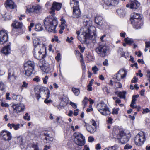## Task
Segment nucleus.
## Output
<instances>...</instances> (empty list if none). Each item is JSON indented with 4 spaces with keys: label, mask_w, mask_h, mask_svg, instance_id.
Listing matches in <instances>:
<instances>
[{
    "label": "nucleus",
    "mask_w": 150,
    "mask_h": 150,
    "mask_svg": "<svg viewBox=\"0 0 150 150\" xmlns=\"http://www.w3.org/2000/svg\"><path fill=\"white\" fill-rule=\"evenodd\" d=\"M44 23L45 29L48 32L57 33L56 28L58 24L57 18L49 16L45 18Z\"/></svg>",
    "instance_id": "nucleus-1"
},
{
    "label": "nucleus",
    "mask_w": 150,
    "mask_h": 150,
    "mask_svg": "<svg viewBox=\"0 0 150 150\" xmlns=\"http://www.w3.org/2000/svg\"><path fill=\"white\" fill-rule=\"evenodd\" d=\"M112 134L113 136H116L115 138L118 140L119 142L122 144L127 142L129 140L124 131L119 129H114Z\"/></svg>",
    "instance_id": "nucleus-2"
},
{
    "label": "nucleus",
    "mask_w": 150,
    "mask_h": 150,
    "mask_svg": "<svg viewBox=\"0 0 150 150\" xmlns=\"http://www.w3.org/2000/svg\"><path fill=\"white\" fill-rule=\"evenodd\" d=\"M74 142L75 144L79 146L76 147V149L77 150L81 149V147L83 146L85 144V137L79 132H75L74 134Z\"/></svg>",
    "instance_id": "nucleus-3"
},
{
    "label": "nucleus",
    "mask_w": 150,
    "mask_h": 150,
    "mask_svg": "<svg viewBox=\"0 0 150 150\" xmlns=\"http://www.w3.org/2000/svg\"><path fill=\"white\" fill-rule=\"evenodd\" d=\"M96 31L90 33L86 31L81 34V37L78 35L77 37L81 42L84 43L86 42L87 39L94 40L96 37Z\"/></svg>",
    "instance_id": "nucleus-4"
},
{
    "label": "nucleus",
    "mask_w": 150,
    "mask_h": 150,
    "mask_svg": "<svg viewBox=\"0 0 150 150\" xmlns=\"http://www.w3.org/2000/svg\"><path fill=\"white\" fill-rule=\"evenodd\" d=\"M109 50V47L105 44L99 43L95 51L99 56L104 57L106 56Z\"/></svg>",
    "instance_id": "nucleus-5"
},
{
    "label": "nucleus",
    "mask_w": 150,
    "mask_h": 150,
    "mask_svg": "<svg viewBox=\"0 0 150 150\" xmlns=\"http://www.w3.org/2000/svg\"><path fill=\"white\" fill-rule=\"evenodd\" d=\"M70 4L73 8L72 17L74 18L80 17L81 13L79 7V2L75 0H71Z\"/></svg>",
    "instance_id": "nucleus-6"
},
{
    "label": "nucleus",
    "mask_w": 150,
    "mask_h": 150,
    "mask_svg": "<svg viewBox=\"0 0 150 150\" xmlns=\"http://www.w3.org/2000/svg\"><path fill=\"white\" fill-rule=\"evenodd\" d=\"M97 108L98 111L103 115L106 116L110 114L106 104L103 102L98 103L97 105Z\"/></svg>",
    "instance_id": "nucleus-7"
},
{
    "label": "nucleus",
    "mask_w": 150,
    "mask_h": 150,
    "mask_svg": "<svg viewBox=\"0 0 150 150\" xmlns=\"http://www.w3.org/2000/svg\"><path fill=\"white\" fill-rule=\"evenodd\" d=\"M145 140V134L143 132H141L138 133L136 136L134 138L135 144L138 146L143 145Z\"/></svg>",
    "instance_id": "nucleus-8"
},
{
    "label": "nucleus",
    "mask_w": 150,
    "mask_h": 150,
    "mask_svg": "<svg viewBox=\"0 0 150 150\" xmlns=\"http://www.w3.org/2000/svg\"><path fill=\"white\" fill-rule=\"evenodd\" d=\"M85 18L83 20L84 25H85L86 29H87L86 31L90 33L95 31L94 30L96 29L95 27L92 25V22L90 20V19L88 18L87 16L85 17Z\"/></svg>",
    "instance_id": "nucleus-9"
},
{
    "label": "nucleus",
    "mask_w": 150,
    "mask_h": 150,
    "mask_svg": "<svg viewBox=\"0 0 150 150\" xmlns=\"http://www.w3.org/2000/svg\"><path fill=\"white\" fill-rule=\"evenodd\" d=\"M91 123L92 125L85 123L84 126L88 132L91 133H93L96 130V123L93 120L91 121Z\"/></svg>",
    "instance_id": "nucleus-10"
},
{
    "label": "nucleus",
    "mask_w": 150,
    "mask_h": 150,
    "mask_svg": "<svg viewBox=\"0 0 150 150\" xmlns=\"http://www.w3.org/2000/svg\"><path fill=\"white\" fill-rule=\"evenodd\" d=\"M41 48H34L33 51V53L34 57L36 59L39 60L41 59L44 58L45 56L42 53L43 51L45 50H42Z\"/></svg>",
    "instance_id": "nucleus-11"
},
{
    "label": "nucleus",
    "mask_w": 150,
    "mask_h": 150,
    "mask_svg": "<svg viewBox=\"0 0 150 150\" xmlns=\"http://www.w3.org/2000/svg\"><path fill=\"white\" fill-rule=\"evenodd\" d=\"M33 43L34 48H41L42 50H45V45L42 43L41 41L38 38H33Z\"/></svg>",
    "instance_id": "nucleus-12"
},
{
    "label": "nucleus",
    "mask_w": 150,
    "mask_h": 150,
    "mask_svg": "<svg viewBox=\"0 0 150 150\" xmlns=\"http://www.w3.org/2000/svg\"><path fill=\"white\" fill-rule=\"evenodd\" d=\"M127 74V71L124 69H121L115 75L116 79L118 81H120L125 79Z\"/></svg>",
    "instance_id": "nucleus-13"
},
{
    "label": "nucleus",
    "mask_w": 150,
    "mask_h": 150,
    "mask_svg": "<svg viewBox=\"0 0 150 150\" xmlns=\"http://www.w3.org/2000/svg\"><path fill=\"white\" fill-rule=\"evenodd\" d=\"M62 6L61 4L54 2L52 4V6L51 8V10L50 11V14H52V16H54L55 15V10L57 11L59 10Z\"/></svg>",
    "instance_id": "nucleus-14"
},
{
    "label": "nucleus",
    "mask_w": 150,
    "mask_h": 150,
    "mask_svg": "<svg viewBox=\"0 0 150 150\" xmlns=\"http://www.w3.org/2000/svg\"><path fill=\"white\" fill-rule=\"evenodd\" d=\"M0 136L3 140L8 141L11 140L12 137L11 133L6 130L1 131L0 134Z\"/></svg>",
    "instance_id": "nucleus-15"
},
{
    "label": "nucleus",
    "mask_w": 150,
    "mask_h": 150,
    "mask_svg": "<svg viewBox=\"0 0 150 150\" xmlns=\"http://www.w3.org/2000/svg\"><path fill=\"white\" fill-rule=\"evenodd\" d=\"M8 35L5 30L0 31V43L1 45L4 44L8 40Z\"/></svg>",
    "instance_id": "nucleus-16"
},
{
    "label": "nucleus",
    "mask_w": 150,
    "mask_h": 150,
    "mask_svg": "<svg viewBox=\"0 0 150 150\" xmlns=\"http://www.w3.org/2000/svg\"><path fill=\"white\" fill-rule=\"evenodd\" d=\"M12 106L14 112L17 113L23 112L25 109V106L22 103L13 104Z\"/></svg>",
    "instance_id": "nucleus-17"
},
{
    "label": "nucleus",
    "mask_w": 150,
    "mask_h": 150,
    "mask_svg": "<svg viewBox=\"0 0 150 150\" xmlns=\"http://www.w3.org/2000/svg\"><path fill=\"white\" fill-rule=\"evenodd\" d=\"M42 9L40 5L33 6L32 7L29 9H27L26 12L28 13L34 12L35 13H39L42 11Z\"/></svg>",
    "instance_id": "nucleus-18"
},
{
    "label": "nucleus",
    "mask_w": 150,
    "mask_h": 150,
    "mask_svg": "<svg viewBox=\"0 0 150 150\" xmlns=\"http://www.w3.org/2000/svg\"><path fill=\"white\" fill-rule=\"evenodd\" d=\"M142 18L141 15L139 14L134 13L131 15L130 19L131 23L134 22L136 21H141Z\"/></svg>",
    "instance_id": "nucleus-19"
},
{
    "label": "nucleus",
    "mask_w": 150,
    "mask_h": 150,
    "mask_svg": "<svg viewBox=\"0 0 150 150\" xmlns=\"http://www.w3.org/2000/svg\"><path fill=\"white\" fill-rule=\"evenodd\" d=\"M34 90L35 95L37 99L38 100L41 97L40 94L41 92H43L44 93L45 92V91L43 90L42 88L38 86L35 87L34 88Z\"/></svg>",
    "instance_id": "nucleus-20"
},
{
    "label": "nucleus",
    "mask_w": 150,
    "mask_h": 150,
    "mask_svg": "<svg viewBox=\"0 0 150 150\" xmlns=\"http://www.w3.org/2000/svg\"><path fill=\"white\" fill-rule=\"evenodd\" d=\"M130 8L132 9H137L140 5V3L136 0H130Z\"/></svg>",
    "instance_id": "nucleus-21"
},
{
    "label": "nucleus",
    "mask_w": 150,
    "mask_h": 150,
    "mask_svg": "<svg viewBox=\"0 0 150 150\" xmlns=\"http://www.w3.org/2000/svg\"><path fill=\"white\" fill-rule=\"evenodd\" d=\"M103 18L100 15H97L95 17V23L100 26H103V28H105L104 25L103 24Z\"/></svg>",
    "instance_id": "nucleus-22"
},
{
    "label": "nucleus",
    "mask_w": 150,
    "mask_h": 150,
    "mask_svg": "<svg viewBox=\"0 0 150 150\" xmlns=\"http://www.w3.org/2000/svg\"><path fill=\"white\" fill-rule=\"evenodd\" d=\"M11 25L14 28L12 30V32H13L15 30L21 28L22 26V23L18 22L17 21H15L13 22Z\"/></svg>",
    "instance_id": "nucleus-23"
},
{
    "label": "nucleus",
    "mask_w": 150,
    "mask_h": 150,
    "mask_svg": "<svg viewBox=\"0 0 150 150\" xmlns=\"http://www.w3.org/2000/svg\"><path fill=\"white\" fill-rule=\"evenodd\" d=\"M13 2L12 0H7L6 2L5 7L7 9H13L15 7Z\"/></svg>",
    "instance_id": "nucleus-24"
},
{
    "label": "nucleus",
    "mask_w": 150,
    "mask_h": 150,
    "mask_svg": "<svg viewBox=\"0 0 150 150\" xmlns=\"http://www.w3.org/2000/svg\"><path fill=\"white\" fill-rule=\"evenodd\" d=\"M119 3V0H105V4L107 6L112 5L115 6Z\"/></svg>",
    "instance_id": "nucleus-25"
},
{
    "label": "nucleus",
    "mask_w": 150,
    "mask_h": 150,
    "mask_svg": "<svg viewBox=\"0 0 150 150\" xmlns=\"http://www.w3.org/2000/svg\"><path fill=\"white\" fill-rule=\"evenodd\" d=\"M35 64L33 61H28L24 65V68L34 69Z\"/></svg>",
    "instance_id": "nucleus-26"
},
{
    "label": "nucleus",
    "mask_w": 150,
    "mask_h": 150,
    "mask_svg": "<svg viewBox=\"0 0 150 150\" xmlns=\"http://www.w3.org/2000/svg\"><path fill=\"white\" fill-rule=\"evenodd\" d=\"M14 142L16 144H19L21 146L23 145V140L21 136H19L15 138Z\"/></svg>",
    "instance_id": "nucleus-27"
},
{
    "label": "nucleus",
    "mask_w": 150,
    "mask_h": 150,
    "mask_svg": "<svg viewBox=\"0 0 150 150\" xmlns=\"http://www.w3.org/2000/svg\"><path fill=\"white\" fill-rule=\"evenodd\" d=\"M10 51V47L9 45L4 47L2 50V52L5 55L9 54Z\"/></svg>",
    "instance_id": "nucleus-28"
},
{
    "label": "nucleus",
    "mask_w": 150,
    "mask_h": 150,
    "mask_svg": "<svg viewBox=\"0 0 150 150\" xmlns=\"http://www.w3.org/2000/svg\"><path fill=\"white\" fill-rule=\"evenodd\" d=\"M40 69L44 72L46 73H48L50 71V68L49 67L46 66L45 64L39 66Z\"/></svg>",
    "instance_id": "nucleus-29"
},
{
    "label": "nucleus",
    "mask_w": 150,
    "mask_h": 150,
    "mask_svg": "<svg viewBox=\"0 0 150 150\" xmlns=\"http://www.w3.org/2000/svg\"><path fill=\"white\" fill-rule=\"evenodd\" d=\"M24 69L25 71L24 74L28 76H29L32 74L34 69L24 68Z\"/></svg>",
    "instance_id": "nucleus-30"
},
{
    "label": "nucleus",
    "mask_w": 150,
    "mask_h": 150,
    "mask_svg": "<svg viewBox=\"0 0 150 150\" xmlns=\"http://www.w3.org/2000/svg\"><path fill=\"white\" fill-rule=\"evenodd\" d=\"M131 23L136 29H139L142 26V25H141V21H136L135 22Z\"/></svg>",
    "instance_id": "nucleus-31"
},
{
    "label": "nucleus",
    "mask_w": 150,
    "mask_h": 150,
    "mask_svg": "<svg viewBox=\"0 0 150 150\" xmlns=\"http://www.w3.org/2000/svg\"><path fill=\"white\" fill-rule=\"evenodd\" d=\"M126 92L125 91L122 92L117 91L115 92V94L118 97L120 98H125V94Z\"/></svg>",
    "instance_id": "nucleus-32"
},
{
    "label": "nucleus",
    "mask_w": 150,
    "mask_h": 150,
    "mask_svg": "<svg viewBox=\"0 0 150 150\" xmlns=\"http://www.w3.org/2000/svg\"><path fill=\"white\" fill-rule=\"evenodd\" d=\"M126 43L129 45H131L132 44L134 43V41L133 39L127 37L124 40Z\"/></svg>",
    "instance_id": "nucleus-33"
},
{
    "label": "nucleus",
    "mask_w": 150,
    "mask_h": 150,
    "mask_svg": "<svg viewBox=\"0 0 150 150\" xmlns=\"http://www.w3.org/2000/svg\"><path fill=\"white\" fill-rule=\"evenodd\" d=\"M12 97L13 100L18 101H21L22 99V97L20 95H16L14 93L13 94Z\"/></svg>",
    "instance_id": "nucleus-34"
},
{
    "label": "nucleus",
    "mask_w": 150,
    "mask_h": 150,
    "mask_svg": "<svg viewBox=\"0 0 150 150\" xmlns=\"http://www.w3.org/2000/svg\"><path fill=\"white\" fill-rule=\"evenodd\" d=\"M46 92L47 94V96H46V98L44 101V102L45 103L48 104L51 102H52V101L50 100H48V99L49 98L50 95V91L48 89H47V90L46 91Z\"/></svg>",
    "instance_id": "nucleus-35"
},
{
    "label": "nucleus",
    "mask_w": 150,
    "mask_h": 150,
    "mask_svg": "<svg viewBox=\"0 0 150 150\" xmlns=\"http://www.w3.org/2000/svg\"><path fill=\"white\" fill-rule=\"evenodd\" d=\"M16 77L15 74L13 75L11 74L8 75V79L10 82H13L15 80Z\"/></svg>",
    "instance_id": "nucleus-36"
},
{
    "label": "nucleus",
    "mask_w": 150,
    "mask_h": 150,
    "mask_svg": "<svg viewBox=\"0 0 150 150\" xmlns=\"http://www.w3.org/2000/svg\"><path fill=\"white\" fill-rule=\"evenodd\" d=\"M43 28L42 27L41 24H38L35 25V30L36 31H40L43 30Z\"/></svg>",
    "instance_id": "nucleus-37"
},
{
    "label": "nucleus",
    "mask_w": 150,
    "mask_h": 150,
    "mask_svg": "<svg viewBox=\"0 0 150 150\" xmlns=\"http://www.w3.org/2000/svg\"><path fill=\"white\" fill-rule=\"evenodd\" d=\"M56 122L58 125H62L64 123L61 117H57L56 118Z\"/></svg>",
    "instance_id": "nucleus-38"
},
{
    "label": "nucleus",
    "mask_w": 150,
    "mask_h": 150,
    "mask_svg": "<svg viewBox=\"0 0 150 150\" xmlns=\"http://www.w3.org/2000/svg\"><path fill=\"white\" fill-rule=\"evenodd\" d=\"M16 71V69L15 68H11L8 70V75H13L15 74Z\"/></svg>",
    "instance_id": "nucleus-39"
},
{
    "label": "nucleus",
    "mask_w": 150,
    "mask_h": 150,
    "mask_svg": "<svg viewBox=\"0 0 150 150\" xmlns=\"http://www.w3.org/2000/svg\"><path fill=\"white\" fill-rule=\"evenodd\" d=\"M88 99L86 97H84V99L83 100L82 105L83 107V108H85L87 105L88 103Z\"/></svg>",
    "instance_id": "nucleus-40"
},
{
    "label": "nucleus",
    "mask_w": 150,
    "mask_h": 150,
    "mask_svg": "<svg viewBox=\"0 0 150 150\" xmlns=\"http://www.w3.org/2000/svg\"><path fill=\"white\" fill-rule=\"evenodd\" d=\"M44 139L46 141V142H45L50 143L53 140V138L52 137H50V136L47 137H46Z\"/></svg>",
    "instance_id": "nucleus-41"
},
{
    "label": "nucleus",
    "mask_w": 150,
    "mask_h": 150,
    "mask_svg": "<svg viewBox=\"0 0 150 150\" xmlns=\"http://www.w3.org/2000/svg\"><path fill=\"white\" fill-rule=\"evenodd\" d=\"M139 97V95L138 94L133 96L131 103L136 104V101L137 100L136 98H138Z\"/></svg>",
    "instance_id": "nucleus-42"
},
{
    "label": "nucleus",
    "mask_w": 150,
    "mask_h": 150,
    "mask_svg": "<svg viewBox=\"0 0 150 150\" xmlns=\"http://www.w3.org/2000/svg\"><path fill=\"white\" fill-rule=\"evenodd\" d=\"M72 91L76 96H78L79 94L80 91L78 89L76 88H72Z\"/></svg>",
    "instance_id": "nucleus-43"
},
{
    "label": "nucleus",
    "mask_w": 150,
    "mask_h": 150,
    "mask_svg": "<svg viewBox=\"0 0 150 150\" xmlns=\"http://www.w3.org/2000/svg\"><path fill=\"white\" fill-rule=\"evenodd\" d=\"M23 84L21 86V88L22 89H23V88H27L28 86V82L25 81H23L22 83Z\"/></svg>",
    "instance_id": "nucleus-44"
},
{
    "label": "nucleus",
    "mask_w": 150,
    "mask_h": 150,
    "mask_svg": "<svg viewBox=\"0 0 150 150\" xmlns=\"http://www.w3.org/2000/svg\"><path fill=\"white\" fill-rule=\"evenodd\" d=\"M102 89L104 92H106L107 93H110V88H108L106 86H105L102 88Z\"/></svg>",
    "instance_id": "nucleus-45"
},
{
    "label": "nucleus",
    "mask_w": 150,
    "mask_h": 150,
    "mask_svg": "<svg viewBox=\"0 0 150 150\" xmlns=\"http://www.w3.org/2000/svg\"><path fill=\"white\" fill-rule=\"evenodd\" d=\"M5 87V84L1 81H0V90H3Z\"/></svg>",
    "instance_id": "nucleus-46"
},
{
    "label": "nucleus",
    "mask_w": 150,
    "mask_h": 150,
    "mask_svg": "<svg viewBox=\"0 0 150 150\" xmlns=\"http://www.w3.org/2000/svg\"><path fill=\"white\" fill-rule=\"evenodd\" d=\"M28 113H26L25 114V115L23 117V118L25 120H27L28 121L30 120V116L29 115Z\"/></svg>",
    "instance_id": "nucleus-47"
},
{
    "label": "nucleus",
    "mask_w": 150,
    "mask_h": 150,
    "mask_svg": "<svg viewBox=\"0 0 150 150\" xmlns=\"http://www.w3.org/2000/svg\"><path fill=\"white\" fill-rule=\"evenodd\" d=\"M20 125L19 124H18L17 125H15L13 124V128L15 130H17L18 129L20 128Z\"/></svg>",
    "instance_id": "nucleus-48"
},
{
    "label": "nucleus",
    "mask_w": 150,
    "mask_h": 150,
    "mask_svg": "<svg viewBox=\"0 0 150 150\" xmlns=\"http://www.w3.org/2000/svg\"><path fill=\"white\" fill-rule=\"evenodd\" d=\"M92 70L93 71V73L94 74H96V73L97 71L98 70V69L97 66H95L94 67H92Z\"/></svg>",
    "instance_id": "nucleus-49"
},
{
    "label": "nucleus",
    "mask_w": 150,
    "mask_h": 150,
    "mask_svg": "<svg viewBox=\"0 0 150 150\" xmlns=\"http://www.w3.org/2000/svg\"><path fill=\"white\" fill-rule=\"evenodd\" d=\"M115 85L117 88H120L122 87V84L120 82H116Z\"/></svg>",
    "instance_id": "nucleus-50"
},
{
    "label": "nucleus",
    "mask_w": 150,
    "mask_h": 150,
    "mask_svg": "<svg viewBox=\"0 0 150 150\" xmlns=\"http://www.w3.org/2000/svg\"><path fill=\"white\" fill-rule=\"evenodd\" d=\"M138 79L137 78L136 76H134L131 81L132 83H135L137 82Z\"/></svg>",
    "instance_id": "nucleus-51"
},
{
    "label": "nucleus",
    "mask_w": 150,
    "mask_h": 150,
    "mask_svg": "<svg viewBox=\"0 0 150 150\" xmlns=\"http://www.w3.org/2000/svg\"><path fill=\"white\" fill-rule=\"evenodd\" d=\"M132 146L131 145H130L129 144H127L124 147L125 149H129L131 148Z\"/></svg>",
    "instance_id": "nucleus-52"
},
{
    "label": "nucleus",
    "mask_w": 150,
    "mask_h": 150,
    "mask_svg": "<svg viewBox=\"0 0 150 150\" xmlns=\"http://www.w3.org/2000/svg\"><path fill=\"white\" fill-rule=\"evenodd\" d=\"M48 77L47 76H46L45 78H43L42 79L43 80V83L44 84L47 83V80L48 79Z\"/></svg>",
    "instance_id": "nucleus-53"
},
{
    "label": "nucleus",
    "mask_w": 150,
    "mask_h": 150,
    "mask_svg": "<svg viewBox=\"0 0 150 150\" xmlns=\"http://www.w3.org/2000/svg\"><path fill=\"white\" fill-rule=\"evenodd\" d=\"M150 112V110L148 108H146V109H143V111L142 112V113L144 114L145 113H147Z\"/></svg>",
    "instance_id": "nucleus-54"
},
{
    "label": "nucleus",
    "mask_w": 150,
    "mask_h": 150,
    "mask_svg": "<svg viewBox=\"0 0 150 150\" xmlns=\"http://www.w3.org/2000/svg\"><path fill=\"white\" fill-rule=\"evenodd\" d=\"M61 55L60 53H58L57 56L55 57V59L58 62L61 59Z\"/></svg>",
    "instance_id": "nucleus-55"
},
{
    "label": "nucleus",
    "mask_w": 150,
    "mask_h": 150,
    "mask_svg": "<svg viewBox=\"0 0 150 150\" xmlns=\"http://www.w3.org/2000/svg\"><path fill=\"white\" fill-rule=\"evenodd\" d=\"M118 109H113V111L112 112V114H117L118 113V111L119 110Z\"/></svg>",
    "instance_id": "nucleus-56"
},
{
    "label": "nucleus",
    "mask_w": 150,
    "mask_h": 150,
    "mask_svg": "<svg viewBox=\"0 0 150 150\" xmlns=\"http://www.w3.org/2000/svg\"><path fill=\"white\" fill-rule=\"evenodd\" d=\"M70 104L74 108H77V105L75 103L71 102L70 103Z\"/></svg>",
    "instance_id": "nucleus-57"
},
{
    "label": "nucleus",
    "mask_w": 150,
    "mask_h": 150,
    "mask_svg": "<svg viewBox=\"0 0 150 150\" xmlns=\"http://www.w3.org/2000/svg\"><path fill=\"white\" fill-rule=\"evenodd\" d=\"M33 80L36 82H38L40 81V79L38 76H37L33 79Z\"/></svg>",
    "instance_id": "nucleus-58"
},
{
    "label": "nucleus",
    "mask_w": 150,
    "mask_h": 150,
    "mask_svg": "<svg viewBox=\"0 0 150 150\" xmlns=\"http://www.w3.org/2000/svg\"><path fill=\"white\" fill-rule=\"evenodd\" d=\"M115 146H112L111 147H108V148H105L104 150H115Z\"/></svg>",
    "instance_id": "nucleus-59"
},
{
    "label": "nucleus",
    "mask_w": 150,
    "mask_h": 150,
    "mask_svg": "<svg viewBox=\"0 0 150 150\" xmlns=\"http://www.w3.org/2000/svg\"><path fill=\"white\" fill-rule=\"evenodd\" d=\"M1 106L3 107H9V105L7 103H5L2 102L1 104Z\"/></svg>",
    "instance_id": "nucleus-60"
},
{
    "label": "nucleus",
    "mask_w": 150,
    "mask_h": 150,
    "mask_svg": "<svg viewBox=\"0 0 150 150\" xmlns=\"http://www.w3.org/2000/svg\"><path fill=\"white\" fill-rule=\"evenodd\" d=\"M32 147L34 149V150H39L38 146L36 144H33L32 146Z\"/></svg>",
    "instance_id": "nucleus-61"
},
{
    "label": "nucleus",
    "mask_w": 150,
    "mask_h": 150,
    "mask_svg": "<svg viewBox=\"0 0 150 150\" xmlns=\"http://www.w3.org/2000/svg\"><path fill=\"white\" fill-rule=\"evenodd\" d=\"M79 111V110L78 109H76L74 111V115L76 116L78 114V112Z\"/></svg>",
    "instance_id": "nucleus-62"
},
{
    "label": "nucleus",
    "mask_w": 150,
    "mask_h": 150,
    "mask_svg": "<svg viewBox=\"0 0 150 150\" xmlns=\"http://www.w3.org/2000/svg\"><path fill=\"white\" fill-rule=\"evenodd\" d=\"M94 140V138L91 136H90L88 137V140L89 142H91Z\"/></svg>",
    "instance_id": "nucleus-63"
},
{
    "label": "nucleus",
    "mask_w": 150,
    "mask_h": 150,
    "mask_svg": "<svg viewBox=\"0 0 150 150\" xmlns=\"http://www.w3.org/2000/svg\"><path fill=\"white\" fill-rule=\"evenodd\" d=\"M123 49L122 48H120L118 50V52L122 56L124 54V53L122 52Z\"/></svg>",
    "instance_id": "nucleus-64"
}]
</instances>
